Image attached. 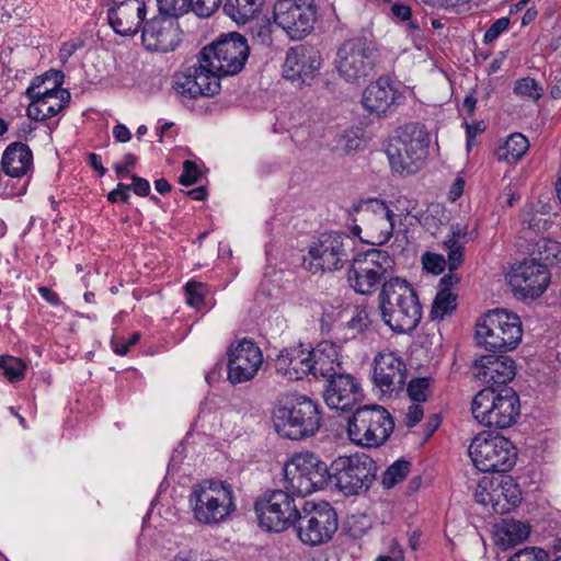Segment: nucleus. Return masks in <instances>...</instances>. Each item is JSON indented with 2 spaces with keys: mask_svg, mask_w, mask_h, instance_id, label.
Masks as SVG:
<instances>
[{
  "mask_svg": "<svg viewBox=\"0 0 561 561\" xmlns=\"http://www.w3.org/2000/svg\"><path fill=\"white\" fill-rule=\"evenodd\" d=\"M457 296L450 290H438L436 294L432 308V320H443L445 316L453 313L457 308Z\"/></svg>",
  "mask_w": 561,
  "mask_h": 561,
  "instance_id": "nucleus-37",
  "label": "nucleus"
},
{
  "mask_svg": "<svg viewBox=\"0 0 561 561\" xmlns=\"http://www.w3.org/2000/svg\"><path fill=\"white\" fill-rule=\"evenodd\" d=\"M463 229L457 225L451 228L450 234L444 241L445 248L448 250V270L456 271L462 264L463 247L459 243V239L465 236Z\"/></svg>",
  "mask_w": 561,
  "mask_h": 561,
  "instance_id": "nucleus-36",
  "label": "nucleus"
},
{
  "mask_svg": "<svg viewBox=\"0 0 561 561\" xmlns=\"http://www.w3.org/2000/svg\"><path fill=\"white\" fill-rule=\"evenodd\" d=\"M247 38L232 32L206 45L187 72L175 76V89L190 98L214 96L220 91L219 79L242 71L249 58Z\"/></svg>",
  "mask_w": 561,
  "mask_h": 561,
  "instance_id": "nucleus-1",
  "label": "nucleus"
},
{
  "mask_svg": "<svg viewBox=\"0 0 561 561\" xmlns=\"http://www.w3.org/2000/svg\"><path fill=\"white\" fill-rule=\"evenodd\" d=\"M311 370L316 379L323 378L329 380L341 369V363L337 360V350L330 342H322L317 347L311 348Z\"/></svg>",
  "mask_w": 561,
  "mask_h": 561,
  "instance_id": "nucleus-31",
  "label": "nucleus"
},
{
  "mask_svg": "<svg viewBox=\"0 0 561 561\" xmlns=\"http://www.w3.org/2000/svg\"><path fill=\"white\" fill-rule=\"evenodd\" d=\"M288 490L264 492L254 502V512L261 528L280 533L296 525L300 511Z\"/></svg>",
  "mask_w": 561,
  "mask_h": 561,
  "instance_id": "nucleus-14",
  "label": "nucleus"
},
{
  "mask_svg": "<svg viewBox=\"0 0 561 561\" xmlns=\"http://www.w3.org/2000/svg\"><path fill=\"white\" fill-rule=\"evenodd\" d=\"M529 534L528 524L515 519H503L496 528L495 541L503 549H508L527 539Z\"/></svg>",
  "mask_w": 561,
  "mask_h": 561,
  "instance_id": "nucleus-33",
  "label": "nucleus"
},
{
  "mask_svg": "<svg viewBox=\"0 0 561 561\" xmlns=\"http://www.w3.org/2000/svg\"><path fill=\"white\" fill-rule=\"evenodd\" d=\"M311 355L302 344L287 347L277 356L276 367L288 379L300 380L310 375Z\"/></svg>",
  "mask_w": 561,
  "mask_h": 561,
  "instance_id": "nucleus-28",
  "label": "nucleus"
},
{
  "mask_svg": "<svg viewBox=\"0 0 561 561\" xmlns=\"http://www.w3.org/2000/svg\"><path fill=\"white\" fill-rule=\"evenodd\" d=\"M318 405L306 396H287L273 412V423L279 436L304 439L313 436L321 426Z\"/></svg>",
  "mask_w": 561,
  "mask_h": 561,
  "instance_id": "nucleus-3",
  "label": "nucleus"
},
{
  "mask_svg": "<svg viewBox=\"0 0 561 561\" xmlns=\"http://www.w3.org/2000/svg\"><path fill=\"white\" fill-rule=\"evenodd\" d=\"M329 480V467L311 453L295 455L285 463L284 488L298 497L323 489Z\"/></svg>",
  "mask_w": 561,
  "mask_h": 561,
  "instance_id": "nucleus-12",
  "label": "nucleus"
},
{
  "mask_svg": "<svg viewBox=\"0 0 561 561\" xmlns=\"http://www.w3.org/2000/svg\"><path fill=\"white\" fill-rule=\"evenodd\" d=\"M354 211H360L366 243L382 245L389 241L393 231V213L382 201L371 199L364 205L354 206Z\"/></svg>",
  "mask_w": 561,
  "mask_h": 561,
  "instance_id": "nucleus-20",
  "label": "nucleus"
},
{
  "mask_svg": "<svg viewBox=\"0 0 561 561\" xmlns=\"http://www.w3.org/2000/svg\"><path fill=\"white\" fill-rule=\"evenodd\" d=\"M514 92L517 95L529 98L536 101L541 98L542 88L535 79L526 77L516 81Z\"/></svg>",
  "mask_w": 561,
  "mask_h": 561,
  "instance_id": "nucleus-42",
  "label": "nucleus"
},
{
  "mask_svg": "<svg viewBox=\"0 0 561 561\" xmlns=\"http://www.w3.org/2000/svg\"><path fill=\"white\" fill-rule=\"evenodd\" d=\"M205 291L204 284L188 282L185 285L186 302L194 308H201L204 305Z\"/></svg>",
  "mask_w": 561,
  "mask_h": 561,
  "instance_id": "nucleus-46",
  "label": "nucleus"
},
{
  "mask_svg": "<svg viewBox=\"0 0 561 561\" xmlns=\"http://www.w3.org/2000/svg\"><path fill=\"white\" fill-rule=\"evenodd\" d=\"M381 319L393 332L411 333L422 319V306L415 289L401 277L383 283L378 296Z\"/></svg>",
  "mask_w": 561,
  "mask_h": 561,
  "instance_id": "nucleus-2",
  "label": "nucleus"
},
{
  "mask_svg": "<svg viewBox=\"0 0 561 561\" xmlns=\"http://www.w3.org/2000/svg\"><path fill=\"white\" fill-rule=\"evenodd\" d=\"M491 510L495 514L508 513L520 502V489L514 480L506 476L494 479V484L490 491Z\"/></svg>",
  "mask_w": 561,
  "mask_h": 561,
  "instance_id": "nucleus-29",
  "label": "nucleus"
},
{
  "mask_svg": "<svg viewBox=\"0 0 561 561\" xmlns=\"http://www.w3.org/2000/svg\"><path fill=\"white\" fill-rule=\"evenodd\" d=\"M263 0H226L222 10L237 24H245L260 13Z\"/></svg>",
  "mask_w": 561,
  "mask_h": 561,
  "instance_id": "nucleus-34",
  "label": "nucleus"
},
{
  "mask_svg": "<svg viewBox=\"0 0 561 561\" xmlns=\"http://www.w3.org/2000/svg\"><path fill=\"white\" fill-rule=\"evenodd\" d=\"M4 173L11 178H22L33 169V153L23 142H12L4 150L1 159Z\"/></svg>",
  "mask_w": 561,
  "mask_h": 561,
  "instance_id": "nucleus-30",
  "label": "nucleus"
},
{
  "mask_svg": "<svg viewBox=\"0 0 561 561\" xmlns=\"http://www.w3.org/2000/svg\"><path fill=\"white\" fill-rule=\"evenodd\" d=\"M129 191H130V186L128 184L118 183L117 187L107 194V199L111 203H116L118 201H121L123 203H128L129 202V193H128Z\"/></svg>",
  "mask_w": 561,
  "mask_h": 561,
  "instance_id": "nucleus-53",
  "label": "nucleus"
},
{
  "mask_svg": "<svg viewBox=\"0 0 561 561\" xmlns=\"http://www.w3.org/2000/svg\"><path fill=\"white\" fill-rule=\"evenodd\" d=\"M133 183L129 185L130 190L134 191V193L138 196H148L150 193V184L148 180L140 178L136 174H133L130 176Z\"/></svg>",
  "mask_w": 561,
  "mask_h": 561,
  "instance_id": "nucleus-54",
  "label": "nucleus"
},
{
  "mask_svg": "<svg viewBox=\"0 0 561 561\" xmlns=\"http://www.w3.org/2000/svg\"><path fill=\"white\" fill-rule=\"evenodd\" d=\"M537 252L540 255L539 260L550 262L558 257L559 243L548 239H540L536 243Z\"/></svg>",
  "mask_w": 561,
  "mask_h": 561,
  "instance_id": "nucleus-50",
  "label": "nucleus"
},
{
  "mask_svg": "<svg viewBox=\"0 0 561 561\" xmlns=\"http://www.w3.org/2000/svg\"><path fill=\"white\" fill-rule=\"evenodd\" d=\"M468 453L474 467L482 472H507L517 459V449L508 438L484 432L472 439Z\"/></svg>",
  "mask_w": 561,
  "mask_h": 561,
  "instance_id": "nucleus-10",
  "label": "nucleus"
},
{
  "mask_svg": "<svg viewBox=\"0 0 561 561\" xmlns=\"http://www.w3.org/2000/svg\"><path fill=\"white\" fill-rule=\"evenodd\" d=\"M370 323V311L366 307H356V313L347 322V328L354 333H363Z\"/></svg>",
  "mask_w": 561,
  "mask_h": 561,
  "instance_id": "nucleus-47",
  "label": "nucleus"
},
{
  "mask_svg": "<svg viewBox=\"0 0 561 561\" xmlns=\"http://www.w3.org/2000/svg\"><path fill=\"white\" fill-rule=\"evenodd\" d=\"M273 16L291 39L300 41L313 30L317 20L314 0H277Z\"/></svg>",
  "mask_w": 561,
  "mask_h": 561,
  "instance_id": "nucleus-18",
  "label": "nucleus"
},
{
  "mask_svg": "<svg viewBox=\"0 0 561 561\" xmlns=\"http://www.w3.org/2000/svg\"><path fill=\"white\" fill-rule=\"evenodd\" d=\"M471 370L476 379L494 388L513 380L516 366L511 357L493 353L476 359Z\"/></svg>",
  "mask_w": 561,
  "mask_h": 561,
  "instance_id": "nucleus-25",
  "label": "nucleus"
},
{
  "mask_svg": "<svg viewBox=\"0 0 561 561\" xmlns=\"http://www.w3.org/2000/svg\"><path fill=\"white\" fill-rule=\"evenodd\" d=\"M522 336L519 317L504 309L489 310L477 322L478 344L492 353H506L516 348Z\"/></svg>",
  "mask_w": 561,
  "mask_h": 561,
  "instance_id": "nucleus-7",
  "label": "nucleus"
},
{
  "mask_svg": "<svg viewBox=\"0 0 561 561\" xmlns=\"http://www.w3.org/2000/svg\"><path fill=\"white\" fill-rule=\"evenodd\" d=\"M511 25V20L507 16H503L497 19L495 22L491 24V26L485 31L483 36V43L484 44H491L495 39L499 38V36L508 30Z\"/></svg>",
  "mask_w": 561,
  "mask_h": 561,
  "instance_id": "nucleus-49",
  "label": "nucleus"
},
{
  "mask_svg": "<svg viewBox=\"0 0 561 561\" xmlns=\"http://www.w3.org/2000/svg\"><path fill=\"white\" fill-rule=\"evenodd\" d=\"M471 412L481 425L499 430L508 428L520 416L519 397L510 387L500 390L486 387L473 397Z\"/></svg>",
  "mask_w": 561,
  "mask_h": 561,
  "instance_id": "nucleus-4",
  "label": "nucleus"
},
{
  "mask_svg": "<svg viewBox=\"0 0 561 561\" xmlns=\"http://www.w3.org/2000/svg\"><path fill=\"white\" fill-rule=\"evenodd\" d=\"M322 62L319 50L311 46L291 47L284 64V78L291 82L310 85Z\"/></svg>",
  "mask_w": 561,
  "mask_h": 561,
  "instance_id": "nucleus-22",
  "label": "nucleus"
},
{
  "mask_svg": "<svg viewBox=\"0 0 561 561\" xmlns=\"http://www.w3.org/2000/svg\"><path fill=\"white\" fill-rule=\"evenodd\" d=\"M201 178V171L195 162L185 160L183 162V171L179 178L180 184L190 186L198 182Z\"/></svg>",
  "mask_w": 561,
  "mask_h": 561,
  "instance_id": "nucleus-51",
  "label": "nucleus"
},
{
  "mask_svg": "<svg viewBox=\"0 0 561 561\" xmlns=\"http://www.w3.org/2000/svg\"><path fill=\"white\" fill-rule=\"evenodd\" d=\"M146 13L145 0H123L108 9L107 19L115 33L134 36L144 26Z\"/></svg>",
  "mask_w": 561,
  "mask_h": 561,
  "instance_id": "nucleus-26",
  "label": "nucleus"
},
{
  "mask_svg": "<svg viewBox=\"0 0 561 561\" xmlns=\"http://www.w3.org/2000/svg\"><path fill=\"white\" fill-rule=\"evenodd\" d=\"M424 270L433 274H440L446 267V260L442 254L426 252L422 256Z\"/></svg>",
  "mask_w": 561,
  "mask_h": 561,
  "instance_id": "nucleus-48",
  "label": "nucleus"
},
{
  "mask_svg": "<svg viewBox=\"0 0 561 561\" xmlns=\"http://www.w3.org/2000/svg\"><path fill=\"white\" fill-rule=\"evenodd\" d=\"M411 462L404 459L396 460L390 465L381 477V484L385 489H391L407 478L410 472Z\"/></svg>",
  "mask_w": 561,
  "mask_h": 561,
  "instance_id": "nucleus-38",
  "label": "nucleus"
},
{
  "mask_svg": "<svg viewBox=\"0 0 561 561\" xmlns=\"http://www.w3.org/2000/svg\"><path fill=\"white\" fill-rule=\"evenodd\" d=\"M296 524L298 538L309 546L330 541L339 527L337 514L327 502H306Z\"/></svg>",
  "mask_w": 561,
  "mask_h": 561,
  "instance_id": "nucleus-17",
  "label": "nucleus"
},
{
  "mask_svg": "<svg viewBox=\"0 0 561 561\" xmlns=\"http://www.w3.org/2000/svg\"><path fill=\"white\" fill-rule=\"evenodd\" d=\"M38 293L46 301L54 306H58L61 302L59 296L48 287H39Z\"/></svg>",
  "mask_w": 561,
  "mask_h": 561,
  "instance_id": "nucleus-61",
  "label": "nucleus"
},
{
  "mask_svg": "<svg viewBox=\"0 0 561 561\" xmlns=\"http://www.w3.org/2000/svg\"><path fill=\"white\" fill-rule=\"evenodd\" d=\"M272 33L273 26L268 20L256 22L250 27L252 39L262 46H270L272 44Z\"/></svg>",
  "mask_w": 561,
  "mask_h": 561,
  "instance_id": "nucleus-43",
  "label": "nucleus"
},
{
  "mask_svg": "<svg viewBox=\"0 0 561 561\" xmlns=\"http://www.w3.org/2000/svg\"><path fill=\"white\" fill-rule=\"evenodd\" d=\"M394 261L387 251L369 250L352 259L347 272L350 286L360 295H371L393 273Z\"/></svg>",
  "mask_w": 561,
  "mask_h": 561,
  "instance_id": "nucleus-11",
  "label": "nucleus"
},
{
  "mask_svg": "<svg viewBox=\"0 0 561 561\" xmlns=\"http://www.w3.org/2000/svg\"><path fill=\"white\" fill-rule=\"evenodd\" d=\"M62 79V72L47 71L32 80L25 92L31 100L26 110L31 119L46 121L68 106L70 93L61 88Z\"/></svg>",
  "mask_w": 561,
  "mask_h": 561,
  "instance_id": "nucleus-8",
  "label": "nucleus"
},
{
  "mask_svg": "<svg viewBox=\"0 0 561 561\" xmlns=\"http://www.w3.org/2000/svg\"><path fill=\"white\" fill-rule=\"evenodd\" d=\"M376 561H404L402 550L392 551L391 556H380Z\"/></svg>",
  "mask_w": 561,
  "mask_h": 561,
  "instance_id": "nucleus-64",
  "label": "nucleus"
},
{
  "mask_svg": "<svg viewBox=\"0 0 561 561\" xmlns=\"http://www.w3.org/2000/svg\"><path fill=\"white\" fill-rule=\"evenodd\" d=\"M373 380L383 393L402 390L407 380L404 362L392 352L379 353L374 359Z\"/></svg>",
  "mask_w": 561,
  "mask_h": 561,
  "instance_id": "nucleus-24",
  "label": "nucleus"
},
{
  "mask_svg": "<svg viewBox=\"0 0 561 561\" xmlns=\"http://www.w3.org/2000/svg\"><path fill=\"white\" fill-rule=\"evenodd\" d=\"M221 2L222 0H188L190 9L199 18L211 16Z\"/></svg>",
  "mask_w": 561,
  "mask_h": 561,
  "instance_id": "nucleus-45",
  "label": "nucleus"
},
{
  "mask_svg": "<svg viewBox=\"0 0 561 561\" xmlns=\"http://www.w3.org/2000/svg\"><path fill=\"white\" fill-rule=\"evenodd\" d=\"M476 104H477V99L474 98V93L471 92L465 98L463 103H462V107L468 113L469 116L473 115Z\"/></svg>",
  "mask_w": 561,
  "mask_h": 561,
  "instance_id": "nucleus-63",
  "label": "nucleus"
},
{
  "mask_svg": "<svg viewBox=\"0 0 561 561\" xmlns=\"http://www.w3.org/2000/svg\"><path fill=\"white\" fill-rule=\"evenodd\" d=\"M494 484V479L483 477L477 484L474 491V500L477 503L482 504L484 506H491L490 491L492 490Z\"/></svg>",
  "mask_w": 561,
  "mask_h": 561,
  "instance_id": "nucleus-52",
  "label": "nucleus"
},
{
  "mask_svg": "<svg viewBox=\"0 0 561 561\" xmlns=\"http://www.w3.org/2000/svg\"><path fill=\"white\" fill-rule=\"evenodd\" d=\"M323 398L330 409L348 411L360 400V386L350 374L337 373L327 380Z\"/></svg>",
  "mask_w": 561,
  "mask_h": 561,
  "instance_id": "nucleus-27",
  "label": "nucleus"
},
{
  "mask_svg": "<svg viewBox=\"0 0 561 561\" xmlns=\"http://www.w3.org/2000/svg\"><path fill=\"white\" fill-rule=\"evenodd\" d=\"M459 282L457 274L449 271L448 274L444 275L439 280V290H450V288Z\"/></svg>",
  "mask_w": 561,
  "mask_h": 561,
  "instance_id": "nucleus-60",
  "label": "nucleus"
},
{
  "mask_svg": "<svg viewBox=\"0 0 561 561\" xmlns=\"http://www.w3.org/2000/svg\"><path fill=\"white\" fill-rule=\"evenodd\" d=\"M466 136H467V148L471 149L473 146V139L478 134H481L485 130V124L483 121L477 122L474 124L466 123Z\"/></svg>",
  "mask_w": 561,
  "mask_h": 561,
  "instance_id": "nucleus-55",
  "label": "nucleus"
},
{
  "mask_svg": "<svg viewBox=\"0 0 561 561\" xmlns=\"http://www.w3.org/2000/svg\"><path fill=\"white\" fill-rule=\"evenodd\" d=\"M508 561H550V558L542 548L526 547L514 553Z\"/></svg>",
  "mask_w": 561,
  "mask_h": 561,
  "instance_id": "nucleus-44",
  "label": "nucleus"
},
{
  "mask_svg": "<svg viewBox=\"0 0 561 561\" xmlns=\"http://www.w3.org/2000/svg\"><path fill=\"white\" fill-rule=\"evenodd\" d=\"M141 41L147 50L173 51L181 42L178 21L170 16H153L145 22Z\"/></svg>",
  "mask_w": 561,
  "mask_h": 561,
  "instance_id": "nucleus-21",
  "label": "nucleus"
},
{
  "mask_svg": "<svg viewBox=\"0 0 561 561\" xmlns=\"http://www.w3.org/2000/svg\"><path fill=\"white\" fill-rule=\"evenodd\" d=\"M190 504L194 518L205 525L219 524L237 510L231 484L214 479L193 486Z\"/></svg>",
  "mask_w": 561,
  "mask_h": 561,
  "instance_id": "nucleus-5",
  "label": "nucleus"
},
{
  "mask_svg": "<svg viewBox=\"0 0 561 561\" xmlns=\"http://www.w3.org/2000/svg\"><path fill=\"white\" fill-rule=\"evenodd\" d=\"M0 369L10 382H16L24 378L26 364L13 356H0Z\"/></svg>",
  "mask_w": 561,
  "mask_h": 561,
  "instance_id": "nucleus-39",
  "label": "nucleus"
},
{
  "mask_svg": "<svg viewBox=\"0 0 561 561\" xmlns=\"http://www.w3.org/2000/svg\"><path fill=\"white\" fill-rule=\"evenodd\" d=\"M353 251V242L348 237L336 232L322 233L309 247L304 266L312 273L337 271L351 261Z\"/></svg>",
  "mask_w": 561,
  "mask_h": 561,
  "instance_id": "nucleus-16",
  "label": "nucleus"
},
{
  "mask_svg": "<svg viewBox=\"0 0 561 561\" xmlns=\"http://www.w3.org/2000/svg\"><path fill=\"white\" fill-rule=\"evenodd\" d=\"M377 57V48L371 41L354 37L345 41L337 49L335 68L346 82L359 83L370 76Z\"/></svg>",
  "mask_w": 561,
  "mask_h": 561,
  "instance_id": "nucleus-15",
  "label": "nucleus"
},
{
  "mask_svg": "<svg viewBox=\"0 0 561 561\" xmlns=\"http://www.w3.org/2000/svg\"><path fill=\"white\" fill-rule=\"evenodd\" d=\"M528 148V139L519 133H514L496 149L495 154L501 161L515 163L522 159Z\"/></svg>",
  "mask_w": 561,
  "mask_h": 561,
  "instance_id": "nucleus-35",
  "label": "nucleus"
},
{
  "mask_svg": "<svg viewBox=\"0 0 561 561\" xmlns=\"http://www.w3.org/2000/svg\"><path fill=\"white\" fill-rule=\"evenodd\" d=\"M329 483L345 496L367 492L376 480L377 463L366 454L340 456L329 467Z\"/></svg>",
  "mask_w": 561,
  "mask_h": 561,
  "instance_id": "nucleus-9",
  "label": "nucleus"
},
{
  "mask_svg": "<svg viewBox=\"0 0 561 561\" xmlns=\"http://www.w3.org/2000/svg\"><path fill=\"white\" fill-rule=\"evenodd\" d=\"M397 98V91L386 78L370 83L363 93L362 103L371 113H385Z\"/></svg>",
  "mask_w": 561,
  "mask_h": 561,
  "instance_id": "nucleus-32",
  "label": "nucleus"
},
{
  "mask_svg": "<svg viewBox=\"0 0 561 561\" xmlns=\"http://www.w3.org/2000/svg\"><path fill=\"white\" fill-rule=\"evenodd\" d=\"M228 355V379L233 385L251 380L263 363L260 347L250 340L240 341Z\"/></svg>",
  "mask_w": 561,
  "mask_h": 561,
  "instance_id": "nucleus-23",
  "label": "nucleus"
},
{
  "mask_svg": "<svg viewBox=\"0 0 561 561\" xmlns=\"http://www.w3.org/2000/svg\"><path fill=\"white\" fill-rule=\"evenodd\" d=\"M391 11L396 18L401 21H408L412 16V11L409 5L394 3L391 8Z\"/></svg>",
  "mask_w": 561,
  "mask_h": 561,
  "instance_id": "nucleus-57",
  "label": "nucleus"
},
{
  "mask_svg": "<svg viewBox=\"0 0 561 561\" xmlns=\"http://www.w3.org/2000/svg\"><path fill=\"white\" fill-rule=\"evenodd\" d=\"M181 192L195 201H204L207 197V190L205 186H199L197 188H194V190H191L187 192H185V191H181Z\"/></svg>",
  "mask_w": 561,
  "mask_h": 561,
  "instance_id": "nucleus-62",
  "label": "nucleus"
},
{
  "mask_svg": "<svg viewBox=\"0 0 561 561\" xmlns=\"http://www.w3.org/2000/svg\"><path fill=\"white\" fill-rule=\"evenodd\" d=\"M394 428L390 413L381 405H363L356 409L348 421L350 439L357 445L378 447L383 444Z\"/></svg>",
  "mask_w": 561,
  "mask_h": 561,
  "instance_id": "nucleus-13",
  "label": "nucleus"
},
{
  "mask_svg": "<svg viewBox=\"0 0 561 561\" xmlns=\"http://www.w3.org/2000/svg\"><path fill=\"white\" fill-rule=\"evenodd\" d=\"M158 15L170 16L176 20L190 9L188 0H157Z\"/></svg>",
  "mask_w": 561,
  "mask_h": 561,
  "instance_id": "nucleus-40",
  "label": "nucleus"
},
{
  "mask_svg": "<svg viewBox=\"0 0 561 561\" xmlns=\"http://www.w3.org/2000/svg\"><path fill=\"white\" fill-rule=\"evenodd\" d=\"M508 283L516 295L537 298L546 291L550 283V272L547 264L536 259L525 260L512 267Z\"/></svg>",
  "mask_w": 561,
  "mask_h": 561,
  "instance_id": "nucleus-19",
  "label": "nucleus"
},
{
  "mask_svg": "<svg viewBox=\"0 0 561 561\" xmlns=\"http://www.w3.org/2000/svg\"><path fill=\"white\" fill-rule=\"evenodd\" d=\"M113 135L119 142H127L131 137L129 129L123 124H117L114 126Z\"/></svg>",
  "mask_w": 561,
  "mask_h": 561,
  "instance_id": "nucleus-59",
  "label": "nucleus"
},
{
  "mask_svg": "<svg viewBox=\"0 0 561 561\" xmlns=\"http://www.w3.org/2000/svg\"><path fill=\"white\" fill-rule=\"evenodd\" d=\"M88 162L90 167L99 174V176H104L106 173V169L102 165L101 157L96 153L88 154Z\"/></svg>",
  "mask_w": 561,
  "mask_h": 561,
  "instance_id": "nucleus-58",
  "label": "nucleus"
},
{
  "mask_svg": "<svg viewBox=\"0 0 561 561\" xmlns=\"http://www.w3.org/2000/svg\"><path fill=\"white\" fill-rule=\"evenodd\" d=\"M423 409L419 404H412L409 407L405 414V425L408 427H414L423 419Z\"/></svg>",
  "mask_w": 561,
  "mask_h": 561,
  "instance_id": "nucleus-56",
  "label": "nucleus"
},
{
  "mask_svg": "<svg viewBox=\"0 0 561 561\" xmlns=\"http://www.w3.org/2000/svg\"><path fill=\"white\" fill-rule=\"evenodd\" d=\"M432 379L428 377L415 378L408 383V394L414 402L426 401Z\"/></svg>",
  "mask_w": 561,
  "mask_h": 561,
  "instance_id": "nucleus-41",
  "label": "nucleus"
},
{
  "mask_svg": "<svg viewBox=\"0 0 561 561\" xmlns=\"http://www.w3.org/2000/svg\"><path fill=\"white\" fill-rule=\"evenodd\" d=\"M430 137L417 125H405L390 138L386 149L392 170L400 174H414L425 162Z\"/></svg>",
  "mask_w": 561,
  "mask_h": 561,
  "instance_id": "nucleus-6",
  "label": "nucleus"
}]
</instances>
